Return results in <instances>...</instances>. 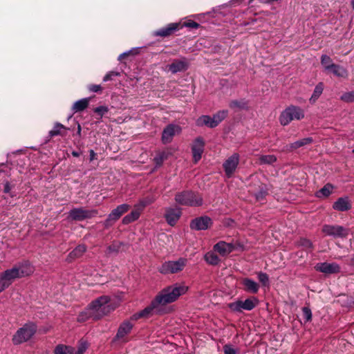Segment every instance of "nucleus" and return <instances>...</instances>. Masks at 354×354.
I'll list each match as a JSON object with an SVG mask.
<instances>
[{
	"label": "nucleus",
	"mask_w": 354,
	"mask_h": 354,
	"mask_svg": "<svg viewBox=\"0 0 354 354\" xmlns=\"http://www.w3.org/2000/svg\"><path fill=\"white\" fill-rule=\"evenodd\" d=\"M196 125L198 127L207 126L209 128H214L216 127L212 120V117L206 115H202L197 119Z\"/></svg>",
	"instance_id": "nucleus-28"
},
{
	"label": "nucleus",
	"mask_w": 354,
	"mask_h": 354,
	"mask_svg": "<svg viewBox=\"0 0 354 354\" xmlns=\"http://www.w3.org/2000/svg\"><path fill=\"white\" fill-rule=\"evenodd\" d=\"M214 250L221 256H227L234 250V245L231 243L219 241L214 246Z\"/></svg>",
	"instance_id": "nucleus-20"
},
{
	"label": "nucleus",
	"mask_w": 354,
	"mask_h": 354,
	"mask_svg": "<svg viewBox=\"0 0 354 354\" xmlns=\"http://www.w3.org/2000/svg\"><path fill=\"white\" fill-rule=\"evenodd\" d=\"M55 354H74L75 349L70 346L58 344L54 350Z\"/></svg>",
	"instance_id": "nucleus-31"
},
{
	"label": "nucleus",
	"mask_w": 354,
	"mask_h": 354,
	"mask_svg": "<svg viewBox=\"0 0 354 354\" xmlns=\"http://www.w3.org/2000/svg\"><path fill=\"white\" fill-rule=\"evenodd\" d=\"M181 127L176 124H170L167 125L163 130L162 133V141L164 144L171 142L174 136L180 133Z\"/></svg>",
	"instance_id": "nucleus-13"
},
{
	"label": "nucleus",
	"mask_w": 354,
	"mask_h": 354,
	"mask_svg": "<svg viewBox=\"0 0 354 354\" xmlns=\"http://www.w3.org/2000/svg\"><path fill=\"white\" fill-rule=\"evenodd\" d=\"M351 264L354 266V254L351 259Z\"/></svg>",
	"instance_id": "nucleus-60"
},
{
	"label": "nucleus",
	"mask_w": 354,
	"mask_h": 354,
	"mask_svg": "<svg viewBox=\"0 0 354 354\" xmlns=\"http://www.w3.org/2000/svg\"><path fill=\"white\" fill-rule=\"evenodd\" d=\"M242 284L245 287V290L247 292H250L252 293H257L259 291V284L254 281V280L245 278L242 281Z\"/></svg>",
	"instance_id": "nucleus-27"
},
{
	"label": "nucleus",
	"mask_w": 354,
	"mask_h": 354,
	"mask_svg": "<svg viewBox=\"0 0 354 354\" xmlns=\"http://www.w3.org/2000/svg\"><path fill=\"white\" fill-rule=\"evenodd\" d=\"M34 266L28 261L20 262L0 274V292L8 288L17 279L31 275Z\"/></svg>",
	"instance_id": "nucleus-1"
},
{
	"label": "nucleus",
	"mask_w": 354,
	"mask_h": 354,
	"mask_svg": "<svg viewBox=\"0 0 354 354\" xmlns=\"http://www.w3.org/2000/svg\"><path fill=\"white\" fill-rule=\"evenodd\" d=\"M212 224V219L208 216H201L192 221L190 227L196 230H205Z\"/></svg>",
	"instance_id": "nucleus-15"
},
{
	"label": "nucleus",
	"mask_w": 354,
	"mask_h": 354,
	"mask_svg": "<svg viewBox=\"0 0 354 354\" xmlns=\"http://www.w3.org/2000/svg\"><path fill=\"white\" fill-rule=\"evenodd\" d=\"M188 286L184 283H175L162 289L155 297V303L158 306H164L175 301L180 296L185 294Z\"/></svg>",
	"instance_id": "nucleus-3"
},
{
	"label": "nucleus",
	"mask_w": 354,
	"mask_h": 354,
	"mask_svg": "<svg viewBox=\"0 0 354 354\" xmlns=\"http://www.w3.org/2000/svg\"><path fill=\"white\" fill-rule=\"evenodd\" d=\"M322 232L327 236L345 238L348 236L349 230L341 225H325L322 227Z\"/></svg>",
	"instance_id": "nucleus-11"
},
{
	"label": "nucleus",
	"mask_w": 354,
	"mask_h": 354,
	"mask_svg": "<svg viewBox=\"0 0 354 354\" xmlns=\"http://www.w3.org/2000/svg\"><path fill=\"white\" fill-rule=\"evenodd\" d=\"M351 6L352 8L354 10V0H351Z\"/></svg>",
	"instance_id": "nucleus-61"
},
{
	"label": "nucleus",
	"mask_w": 354,
	"mask_h": 354,
	"mask_svg": "<svg viewBox=\"0 0 354 354\" xmlns=\"http://www.w3.org/2000/svg\"><path fill=\"white\" fill-rule=\"evenodd\" d=\"M110 299L108 296H101L93 301L88 307L77 316V322H84L89 318L98 319L113 310L115 306L109 304Z\"/></svg>",
	"instance_id": "nucleus-2"
},
{
	"label": "nucleus",
	"mask_w": 354,
	"mask_h": 354,
	"mask_svg": "<svg viewBox=\"0 0 354 354\" xmlns=\"http://www.w3.org/2000/svg\"><path fill=\"white\" fill-rule=\"evenodd\" d=\"M315 268L317 271L324 274H335L340 271V267L336 263H319L315 266Z\"/></svg>",
	"instance_id": "nucleus-16"
},
{
	"label": "nucleus",
	"mask_w": 354,
	"mask_h": 354,
	"mask_svg": "<svg viewBox=\"0 0 354 354\" xmlns=\"http://www.w3.org/2000/svg\"><path fill=\"white\" fill-rule=\"evenodd\" d=\"M335 76L339 77H347L348 76V71L346 68L344 67L337 65L334 64L332 67V68L330 70Z\"/></svg>",
	"instance_id": "nucleus-32"
},
{
	"label": "nucleus",
	"mask_w": 354,
	"mask_h": 354,
	"mask_svg": "<svg viewBox=\"0 0 354 354\" xmlns=\"http://www.w3.org/2000/svg\"><path fill=\"white\" fill-rule=\"evenodd\" d=\"M340 99L345 102H354V91L344 93L342 95Z\"/></svg>",
	"instance_id": "nucleus-42"
},
{
	"label": "nucleus",
	"mask_w": 354,
	"mask_h": 354,
	"mask_svg": "<svg viewBox=\"0 0 354 354\" xmlns=\"http://www.w3.org/2000/svg\"><path fill=\"white\" fill-rule=\"evenodd\" d=\"M86 251V246L85 245H79L68 254L66 261L71 262L73 260L82 257Z\"/></svg>",
	"instance_id": "nucleus-25"
},
{
	"label": "nucleus",
	"mask_w": 354,
	"mask_h": 354,
	"mask_svg": "<svg viewBox=\"0 0 354 354\" xmlns=\"http://www.w3.org/2000/svg\"><path fill=\"white\" fill-rule=\"evenodd\" d=\"M352 153H354V149L352 150Z\"/></svg>",
	"instance_id": "nucleus-62"
},
{
	"label": "nucleus",
	"mask_w": 354,
	"mask_h": 354,
	"mask_svg": "<svg viewBox=\"0 0 354 354\" xmlns=\"http://www.w3.org/2000/svg\"><path fill=\"white\" fill-rule=\"evenodd\" d=\"M205 142L201 138H196L192 145V151L194 162H198L204 151Z\"/></svg>",
	"instance_id": "nucleus-14"
},
{
	"label": "nucleus",
	"mask_w": 354,
	"mask_h": 354,
	"mask_svg": "<svg viewBox=\"0 0 354 354\" xmlns=\"http://www.w3.org/2000/svg\"><path fill=\"white\" fill-rule=\"evenodd\" d=\"M10 190H11V187L10 185V183L8 182H6L4 185L3 192L5 193H9Z\"/></svg>",
	"instance_id": "nucleus-55"
},
{
	"label": "nucleus",
	"mask_w": 354,
	"mask_h": 354,
	"mask_svg": "<svg viewBox=\"0 0 354 354\" xmlns=\"http://www.w3.org/2000/svg\"><path fill=\"white\" fill-rule=\"evenodd\" d=\"M313 141V140L312 138H310V137L304 138L299 140L295 142H292L289 145H286L285 147V150L289 151H293L295 149H297L304 147L305 145H309V144L312 143Z\"/></svg>",
	"instance_id": "nucleus-24"
},
{
	"label": "nucleus",
	"mask_w": 354,
	"mask_h": 354,
	"mask_svg": "<svg viewBox=\"0 0 354 354\" xmlns=\"http://www.w3.org/2000/svg\"><path fill=\"white\" fill-rule=\"evenodd\" d=\"M258 279L259 281L263 285L267 286L269 283V277L266 273L260 272L258 273Z\"/></svg>",
	"instance_id": "nucleus-44"
},
{
	"label": "nucleus",
	"mask_w": 354,
	"mask_h": 354,
	"mask_svg": "<svg viewBox=\"0 0 354 354\" xmlns=\"http://www.w3.org/2000/svg\"><path fill=\"white\" fill-rule=\"evenodd\" d=\"M129 208L130 205L127 204H122L113 209L104 223L105 227H109L112 225V224L118 221L123 214L129 209Z\"/></svg>",
	"instance_id": "nucleus-12"
},
{
	"label": "nucleus",
	"mask_w": 354,
	"mask_h": 354,
	"mask_svg": "<svg viewBox=\"0 0 354 354\" xmlns=\"http://www.w3.org/2000/svg\"><path fill=\"white\" fill-rule=\"evenodd\" d=\"M133 328V324L129 321L122 322L116 334L117 339H122L129 334Z\"/></svg>",
	"instance_id": "nucleus-23"
},
{
	"label": "nucleus",
	"mask_w": 354,
	"mask_h": 354,
	"mask_svg": "<svg viewBox=\"0 0 354 354\" xmlns=\"http://www.w3.org/2000/svg\"><path fill=\"white\" fill-rule=\"evenodd\" d=\"M305 116L304 110L297 106L290 105L286 107L280 114L279 120L281 125L286 126L292 120H300Z\"/></svg>",
	"instance_id": "nucleus-5"
},
{
	"label": "nucleus",
	"mask_w": 354,
	"mask_h": 354,
	"mask_svg": "<svg viewBox=\"0 0 354 354\" xmlns=\"http://www.w3.org/2000/svg\"><path fill=\"white\" fill-rule=\"evenodd\" d=\"M205 260L210 265H217L220 262L218 257L212 252H209L205 254Z\"/></svg>",
	"instance_id": "nucleus-37"
},
{
	"label": "nucleus",
	"mask_w": 354,
	"mask_h": 354,
	"mask_svg": "<svg viewBox=\"0 0 354 354\" xmlns=\"http://www.w3.org/2000/svg\"><path fill=\"white\" fill-rule=\"evenodd\" d=\"M321 64L326 71H329L332 68L335 64L333 63L331 58L326 55H322L321 57Z\"/></svg>",
	"instance_id": "nucleus-38"
},
{
	"label": "nucleus",
	"mask_w": 354,
	"mask_h": 354,
	"mask_svg": "<svg viewBox=\"0 0 354 354\" xmlns=\"http://www.w3.org/2000/svg\"><path fill=\"white\" fill-rule=\"evenodd\" d=\"M140 214L138 212V211L133 209L130 214H127L122 218V223L127 225L132 223L138 220L140 217Z\"/></svg>",
	"instance_id": "nucleus-34"
},
{
	"label": "nucleus",
	"mask_w": 354,
	"mask_h": 354,
	"mask_svg": "<svg viewBox=\"0 0 354 354\" xmlns=\"http://www.w3.org/2000/svg\"><path fill=\"white\" fill-rule=\"evenodd\" d=\"M304 317L306 319V322H309L312 319V313L309 308L304 307L302 308Z\"/></svg>",
	"instance_id": "nucleus-47"
},
{
	"label": "nucleus",
	"mask_w": 354,
	"mask_h": 354,
	"mask_svg": "<svg viewBox=\"0 0 354 354\" xmlns=\"http://www.w3.org/2000/svg\"><path fill=\"white\" fill-rule=\"evenodd\" d=\"M88 90L91 92L97 93L102 91V87L99 84H91L88 87Z\"/></svg>",
	"instance_id": "nucleus-52"
},
{
	"label": "nucleus",
	"mask_w": 354,
	"mask_h": 354,
	"mask_svg": "<svg viewBox=\"0 0 354 354\" xmlns=\"http://www.w3.org/2000/svg\"><path fill=\"white\" fill-rule=\"evenodd\" d=\"M129 55V53L127 52V53H124L121 55H120L119 57H118V59L119 60H122L124 57L128 56Z\"/></svg>",
	"instance_id": "nucleus-56"
},
{
	"label": "nucleus",
	"mask_w": 354,
	"mask_h": 354,
	"mask_svg": "<svg viewBox=\"0 0 354 354\" xmlns=\"http://www.w3.org/2000/svg\"><path fill=\"white\" fill-rule=\"evenodd\" d=\"M72 155L74 157H78V156H80V153H78L77 151H72Z\"/></svg>",
	"instance_id": "nucleus-58"
},
{
	"label": "nucleus",
	"mask_w": 354,
	"mask_h": 354,
	"mask_svg": "<svg viewBox=\"0 0 354 354\" xmlns=\"http://www.w3.org/2000/svg\"><path fill=\"white\" fill-rule=\"evenodd\" d=\"M225 354H236V351L230 345H225L223 346Z\"/></svg>",
	"instance_id": "nucleus-51"
},
{
	"label": "nucleus",
	"mask_w": 354,
	"mask_h": 354,
	"mask_svg": "<svg viewBox=\"0 0 354 354\" xmlns=\"http://www.w3.org/2000/svg\"><path fill=\"white\" fill-rule=\"evenodd\" d=\"M180 216L181 210L180 208H167L165 209V218L171 226L176 225Z\"/></svg>",
	"instance_id": "nucleus-17"
},
{
	"label": "nucleus",
	"mask_w": 354,
	"mask_h": 354,
	"mask_svg": "<svg viewBox=\"0 0 354 354\" xmlns=\"http://www.w3.org/2000/svg\"><path fill=\"white\" fill-rule=\"evenodd\" d=\"M175 201L179 205L187 206H199L203 203L202 198L191 191H183L176 194Z\"/></svg>",
	"instance_id": "nucleus-6"
},
{
	"label": "nucleus",
	"mask_w": 354,
	"mask_h": 354,
	"mask_svg": "<svg viewBox=\"0 0 354 354\" xmlns=\"http://www.w3.org/2000/svg\"><path fill=\"white\" fill-rule=\"evenodd\" d=\"M277 160V158L274 155H261L259 158L260 165H272Z\"/></svg>",
	"instance_id": "nucleus-35"
},
{
	"label": "nucleus",
	"mask_w": 354,
	"mask_h": 354,
	"mask_svg": "<svg viewBox=\"0 0 354 354\" xmlns=\"http://www.w3.org/2000/svg\"><path fill=\"white\" fill-rule=\"evenodd\" d=\"M150 203L151 201H148L147 200L140 201L138 204L135 205L134 209L138 211V212L140 214L144 208Z\"/></svg>",
	"instance_id": "nucleus-43"
},
{
	"label": "nucleus",
	"mask_w": 354,
	"mask_h": 354,
	"mask_svg": "<svg viewBox=\"0 0 354 354\" xmlns=\"http://www.w3.org/2000/svg\"><path fill=\"white\" fill-rule=\"evenodd\" d=\"M185 26L192 28H198L199 27V24L194 21L185 23Z\"/></svg>",
	"instance_id": "nucleus-53"
},
{
	"label": "nucleus",
	"mask_w": 354,
	"mask_h": 354,
	"mask_svg": "<svg viewBox=\"0 0 354 354\" xmlns=\"http://www.w3.org/2000/svg\"><path fill=\"white\" fill-rule=\"evenodd\" d=\"M88 348V344L84 341H81L78 346L77 351L76 354H84L86 349Z\"/></svg>",
	"instance_id": "nucleus-46"
},
{
	"label": "nucleus",
	"mask_w": 354,
	"mask_h": 354,
	"mask_svg": "<svg viewBox=\"0 0 354 354\" xmlns=\"http://www.w3.org/2000/svg\"><path fill=\"white\" fill-rule=\"evenodd\" d=\"M228 112L226 110H222L218 111L212 116V120L214 122L216 126H218L227 115Z\"/></svg>",
	"instance_id": "nucleus-36"
},
{
	"label": "nucleus",
	"mask_w": 354,
	"mask_h": 354,
	"mask_svg": "<svg viewBox=\"0 0 354 354\" xmlns=\"http://www.w3.org/2000/svg\"><path fill=\"white\" fill-rule=\"evenodd\" d=\"M77 134L78 135L81 134V126L80 124H77Z\"/></svg>",
	"instance_id": "nucleus-59"
},
{
	"label": "nucleus",
	"mask_w": 354,
	"mask_h": 354,
	"mask_svg": "<svg viewBox=\"0 0 354 354\" xmlns=\"http://www.w3.org/2000/svg\"><path fill=\"white\" fill-rule=\"evenodd\" d=\"M179 24L172 23L168 24L166 27H163L155 32L156 36L168 37L172 35L175 31L178 30Z\"/></svg>",
	"instance_id": "nucleus-21"
},
{
	"label": "nucleus",
	"mask_w": 354,
	"mask_h": 354,
	"mask_svg": "<svg viewBox=\"0 0 354 354\" xmlns=\"http://www.w3.org/2000/svg\"><path fill=\"white\" fill-rule=\"evenodd\" d=\"M120 73L115 72V71H110L107 74L105 75V76L103 78L104 82H108L113 79V77L114 76H119Z\"/></svg>",
	"instance_id": "nucleus-48"
},
{
	"label": "nucleus",
	"mask_w": 354,
	"mask_h": 354,
	"mask_svg": "<svg viewBox=\"0 0 354 354\" xmlns=\"http://www.w3.org/2000/svg\"><path fill=\"white\" fill-rule=\"evenodd\" d=\"M324 84L322 82L318 83L313 91V93L311 97L309 99L310 104H315L316 101L319 99L324 91Z\"/></svg>",
	"instance_id": "nucleus-29"
},
{
	"label": "nucleus",
	"mask_w": 354,
	"mask_h": 354,
	"mask_svg": "<svg viewBox=\"0 0 354 354\" xmlns=\"http://www.w3.org/2000/svg\"><path fill=\"white\" fill-rule=\"evenodd\" d=\"M167 68L169 71L175 74L186 71L188 68V62L185 57L180 59H175L171 64L167 66Z\"/></svg>",
	"instance_id": "nucleus-18"
},
{
	"label": "nucleus",
	"mask_w": 354,
	"mask_h": 354,
	"mask_svg": "<svg viewBox=\"0 0 354 354\" xmlns=\"http://www.w3.org/2000/svg\"><path fill=\"white\" fill-rule=\"evenodd\" d=\"M298 244L299 245L304 247L306 249H310L313 247L312 242L310 240L305 238L300 239L298 242Z\"/></svg>",
	"instance_id": "nucleus-45"
},
{
	"label": "nucleus",
	"mask_w": 354,
	"mask_h": 354,
	"mask_svg": "<svg viewBox=\"0 0 354 354\" xmlns=\"http://www.w3.org/2000/svg\"><path fill=\"white\" fill-rule=\"evenodd\" d=\"M351 207V203L348 197L339 198L333 205L334 209L340 212L348 211Z\"/></svg>",
	"instance_id": "nucleus-22"
},
{
	"label": "nucleus",
	"mask_w": 354,
	"mask_h": 354,
	"mask_svg": "<svg viewBox=\"0 0 354 354\" xmlns=\"http://www.w3.org/2000/svg\"><path fill=\"white\" fill-rule=\"evenodd\" d=\"M333 189V186L330 183H327L317 192L316 196L319 198L328 197L331 194Z\"/></svg>",
	"instance_id": "nucleus-33"
},
{
	"label": "nucleus",
	"mask_w": 354,
	"mask_h": 354,
	"mask_svg": "<svg viewBox=\"0 0 354 354\" xmlns=\"http://www.w3.org/2000/svg\"><path fill=\"white\" fill-rule=\"evenodd\" d=\"M159 306L158 304L155 303V299H153L151 304L146 307L145 309L142 310L141 311L136 313L133 314L131 319L132 320H138L140 318H147L150 317L152 315V312L154 309L157 308Z\"/></svg>",
	"instance_id": "nucleus-19"
},
{
	"label": "nucleus",
	"mask_w": 354,
	"mask_h": 354,
	"mask_svg": "<svg viewBox=\"0 0 354 354\" xmlns=\"http://www.w3.org/2000/svg\"><path fill=\"white\" fill-rule=\"evenodd\" d=\"M89 160L91 162L97 158V154L93 149L89 151Z\"/></svg>",
	"instance_id": "nucleus-54"
},
{
	"label": "nucleus",
	"mask_w": 354,
	"mask_h": 354,
	"mask_svg": "<svg viewBox=\"0 0 354 354\" xmlns=\"http://www.w3.org/2000/svg\"><path fill=\"white\" fill-rule=\"evenodd\" d=\"M259 2L262 3H270L272 0H258Z\"/></svg>",
	"instance_id": "nucleus-57"
},
{
	"label": "nucleus",
	"mask_w": 354,
	"mask_h": 354,
	"mask_svg": "<svg viewBox=\"0 0 354 354\" xmlns=\"http://www.w3.org/2000/svg\"><path fill=\"white\" fill-rule=\"evenodd\" d=\"M37 325L33 322H28L19 328L12 337L15 345L21 344L30 340L37 332Z\"/></svg>",
	"instance_id": "nucleus-4"
},
{
	"label": "nucleus",
	"mask_w": 354,
	"mask_h": 354,
	"mask_svg": "<svg viewBox=\"0 0 354 354\" xmlns=\"http://www.w3.org/2000/svg\"><path fill=\"white\" fill-rule=\"evenodd\" d=\"M240 156L238 153H234L227 158L223 164L225 174L227 178H231L239 163Z\"/></svg>",
	"instance_id": "nucleus-10"
},
{
	"label": "nucleus",
	"mask_w": 354,
	"mask_h": 354,
	"mask_svg": "<svg viewBox=\"0 0 354 354\" xmlns=\"http://www.w3.org/2000/svg\"><path fill=\"white\" fill-rule=\"evenodd\" d=\"M166 158L167 155L165 152L158 153L153 158V162L156 165V167H160Z\"/></svg>",
	"instance_id": "nucleus-40"
},
{
	"label": "nucleus",
	"mask_w": 354,
	"mask_h": 354,
	"mask_svg": "<svg viewBox=\"0 0 354 354\" xmlns=\"http://www.w3.org/2000/svg\"><path fill=\"white\" fill-rule=\"evenodd\" d=\"M187 262V260L185 258H180L176 261H165L158 268V271L163 274L177 273L183 270Z\"/></svg>",
	"instance_id": "nucleus-7"
},
{
	"label": "nucleus",
	"mask_w": 354,
	"mask_h": 354,
	"mask_svg": "<svg viewBox=\"0 0 354 354\" xmlns=\"http://www.w3.org/2000/svg\"><path fill=\"white\" fill-rule=\"evenodd\" d=\"M69 129L64 126L59 122H56L52 130L49 131L50 137H55L57 136H65L67 133V131Z\"/></svg>",
	"instance_id": "nucleus-26"
},
{
	"label": "nucleus",
	"mask_w": 354,
	"mask_h": 354,
	"mask_svg": "<svg viewBox=\"0 0 354 354\" xmlns=\"http://www.w3.org/2000/svg\"><path fill=\"white\" fill-rule=\"evenodd\" d=\"M267 194V189L265 187H262L260 189L259 192L255 194L256 198L257 200L263 199Z\"/></svg>",
	"instance_id": "nucleus-50"
},
{
	"label": "nucleus",
	"mask_w": 354,
	"mask_h": 354,
	"mask_svg": "<svg viewBox=\"0 0 354 354\" xmlns=\"http://www.w3.org/2000/svg\"><path fill=\"white\" fill-rule=\"evenodd\" d=\"M258 304V299L255 297L249 298L245 301L237 300L230 303L228 308L233 312L241 313L243 310H252Z\"/></svg>",
	"instance_id": "nucleus-9"
},
{
	"label": "nucleus",
	"mask_w": 354,
	"mask_h": 354,
	"mask_svg": "<svg viewBox=\"0 0 354 354\" xmlns=\"http://www.w3.org/2000/svg\"><path fill=\"white\" fill-rule=\"evenodd\" d=\"M229 106L234 109H245L248 107V103L245 100H234L230 103Z\"/></svg>",
	"instance_id": "nucleus-39"
},
{
	"label": "nucleus",
	"mask_w": 354,
	"mask_h": 354,
	"mask_svg": "<svg viewBox=\"0 0 354 354\" xmlns=\"http://www.w3.org/2000/svg\"><path fill=\"white\" fill-rule=\"evenodd\" d=\"M89 103L88 98H83L75 102L72 107L74 112H80L87 108Z\"/></svg>",
	"instance_id": "nucleus-30"
},
{
	"label": "nucleus",
	"mask_w": 354,
	"mask_h": 354,
	"mask_svg": "<svg viewBox=\"0 0 354 354\" xmlns=\"http://www.w3.org/2000/svg\"><path fill=\"white\" fill-rule=\"evenodd\" d=\"M96 209H86L83 207L73 208L68 212V218L71 221H81L91 218L97 214Z\"/></svg>",
	"instance_id": "nucleus-8"
},
{
	"label": "nucleus",
	"mask_w": 354,
	"mask_h": 354,
	"mask_svg": "<svg viewBox=\"0 0 354 354\" xmlns=\"http://www.w3.org/2000/svg\"><path fill=\"white\" fill-rule=\"evenodd\" d=\"M122 245V243L120 242H113L111 245H110L106 249V253L108 254L112 253H117L119 252Z\"/></svg>",
	"instance_id": "nucleus-41"
},
{
	"label": "nucleus",
	"mask_w": 354,
	"mask_h": 354,
	"mask_svg": "<svg viewBox=\"0 0 354 354\" xmlns=\"http://www.w3.org/2000/svg\"><path fill=\"white\" fill-rule=\"evenodd\" d=\"M109 111L108 108L104 106H100L98 107H96L94 109L95 113L99 114L100 116H102L104 113H107Z\"/></svg>",
	"instance_id": "nucleus-49"
}]
</instances>
